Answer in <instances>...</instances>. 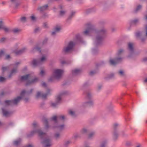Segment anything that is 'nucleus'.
<instances>
[{"mask_svg":"<svg viewBox=\"0 0 147 147\" xmlns=\"http://www.w3.org/2000/svg\"><path fill=\"white\" fill-rule=\"evenodd\" d=\"M96 34L95 43L96 45L101 44L106 38L107 34V30L105 28L98 30L96 29V31L94 33Z\"/></svg>","mask_w":147,"mask_h":147,"instance_id":"nucleus-1","label":"nucleus"},{"mask_svg":"<svg viewBox=\"0 0 147 147\" xmlns=\"http://www.w3.org/2000/svg\"><path fill=\"white\" fill-rule=\"evenodd\" d=\"M33 126V130L27 134V137L28 138H30L32 137L36 133H38V136L40 138H42L43 136L46 135L45 132H43L42 130L38 128V125L36 121H34L32 124Z\"/></svg>","mask_w":147,"mask_h":147,"instance_id":"nucleus-2","label":"nucleus"},{"mask_svg":"<svg viewBox=\"0 0 147 147\" xmlns=\"http://www.w3.org/2000/svg\"><path fill=\"white\" fill-rule=\"evenodd\" d=\"M25 91H22L20 93V96H18L14 99L10 100H6L4 101V104L6 106H17L22 100V97L23 96Z\"/></svg>","mask_w":147,"mask_h":147,"instance_id":"nucleus-3","label":"nucleus"},{"mask_svg":"<svg viewBox=\"0 0 147 147\" xmlns=\"http://www.w3.org/2000/svg\"><path fill=\"white\" fill-rule=\"evenodd\" d=\"M86 26V30L83 32V34L86 36H90L92 33H94L96 31V28L94 26L91 24H87Z\"/></svg>","mask_w":147,"mask_h":147,"instance_id":"nucleus-4","label":"nucleus"},{"mask_svg":"<svg viewBox=\"0 0 147 147\" xmlns=\"http://www.w3.org/2000/svg\"><path fill=\"white\" fill-rule=\"evenodd\" d=\"M30 76L29 74H28L22 76L21 77L20 80L21 82L26 81V82L25 85L26 86L35 83L38 81V79L37 78H35L31 80H29L28 79Z\"/></svg>","mask_w":147,"mask_h":147,"instance_id":"nucleus-5","label":"nucleus"},{"mask_svg":"<svg viewBox=\"0 0 147 147\" xmlns=\"http://www.w3.org/2000/svg\"><path fill=\"white\" fill-rule=\"evenodd\" d=\"M68 93V92L66 91H63L60 92L56 96L55 102L51 103V106L53 107H55L60 104L61 102L62 96H63L67 94Z\"/></svg>","mask_w":147,"mask_h":147,"instance_id":"nucleus-6","label":"nucleus"},{"mask_svg":"<svg viewBox=\"0 0 147 147\" xmlns=\"http://www.w3.org/2000/svg\"><path fill=\"white\" fill-rule=\"evenodd\" d=\"M127 50L128 52V55L127 56L128 58H133L137 55L135 53V49L134 44L133 43L129 42L128 43Z\"/></svg>","mask_w":147,"mask_h":147,"instance_id":"nucleus-7","label":"nucleus"},{"mask_svg":"<svg viewBox=\"0 0 147 147\" xmlns=\"http://www.w3.org/2000/svg\"><path fill=\"white\" fill-rule=\"evenodd\" d=\"M46 135L43 136L41 139H43V140L42 142L44 147H50L52 145V142L51 140L48 136L47 134L45 133Z\"/></svg>","mask_w":147,"mask_h":147,"instance_id":"nucleus-8","label":"nucleus"},{"mask_svg":"<svg viewBox=\"0 0 147 147\" xmlns=\"http://www.w3.org/2000/svg\"><path fill=\"white\" fill-rule=\"evenodd\" d=\"M75 43L72 41H70L67 46L64 47L62 49V53L66 54L69 53L73 49L75 45Z\"/></svg>","mask_w":147,"mask_h":147,"instance_id":"nucleus-9","label":"nucleus"},{"mask_svg":"<svg viewBox=\"0 0 147 147\" xmlns=\"http://www.w3.org/2000/svg\"><path fill=\"white\" fill-rule=\"evenodd\" d=\"M123 57H116L114 59L110 58L109 61V63L110 65L115 66L117 64L121 62L123 60Z\"/></svg>","mask_w":147,"mask_h":147,"instance_id":"nucleus-10","label":"nucleus"},{"mask_svg":"<svg viewBox=\"0 0 147 147\" xmlns=\"http://www.w3.org/2000/svg\"><path fill=\"white\" fill-rule=\"evenodd\" d=\"M63 70L59 69H55L54 70L53 75L56 79L58 80L61 77Z\"/></svg>","mask_w":147,"mask_h":147,"instance_id":"nucleus-11","label":"nucleus"},{"mask_svg":"<svg viewBox=\"0 0 147 147\" xmlns=\"http://www.w3.org/2000/svg\"><path fill=\"white\" fill-rule=\"evenodd\" d=\"M143 34L147 38V24L145 25L144 31L143 32H136V36L137 38H140Z\"/></svg>","mask_w":147,"mask_h":147,"instance_id":"nucleus-12","label":"nucleus"},{"mask_svg":"<svg viewBox=\"0 0 147 147\" xmlns=\"http://www.w3.org/2000/svg\"><path fill=\"white\" fill-rule=\"evenodd\" d=\"M49 6L48 4H46L42 6H39L37 7L36 10L40 13L47 10L49 8Z\"/></svg>","mask_w":147,"mask_h":147,"instance_id":"nucleus-13","label":"nucleus"},{"mask_svg":"<svg viewBox=\"0 0 147 147\" xmlns=\"http://www.w3.org/2000/svg\"><path fill=\"white\" fill-rule=\"evenodd\" d=\"M86 98L88 100L92 99V92L90 90H87L84 93Z\"/></svg>","mask_w":147,"mask_h":147,"instance_id":"nucleus-14","label":"nucleus"},{"mask_svg":"<svg viewBox=\"0 0 147 147\" xmlns=\"http://www.w3.org/2000/svg\"><path fill=\"white\" fill-rule=\"evenodd\" d=\"M36 51L39 52L40 53H42L40 50V48L37 45L32 48L31 51V52L33 53Z\"/></svg>","mask_w":147,"mask_h":147,"instance_id":"nucleus-15","label":"nucleus"},{"mask_svg":"<svg viewBox=\"0 0 147 147\" xmlns=\"http://www.w3.org/2000/svg\"><path fill=\"white\" fill-rule=\"evenodd\" d=\"M107 140H103L101 141L99 147H107Z\"/></svg>","mask_w":147,"mask_h":147,"instance_id":"nucleus-16","label":"nucleus"},{"mask_svg":"<svg viewBox=\"0 0 147 147\" xmlns=\"http://www.w3.org/2000/svg\"><path fill=\"white\" fill-rule=\"evenodd\" d=\"M27 49L26 47H24L21 49L15 52V53L16 55H21L26 52Z\"/></svg>","mask_w":147,"mask_h":147,"instance_id":"nucleus-17","label":"nucleus"},{"mask_svg":"<svg viewBox=\"0 0 147 147\" xmlns=\"http://www.w3.org/2000/svg\"><path fill=\"white\" fill-rule=\"evenodd\" d=\"M32 64L34 66H36L40 65L39 60L38 59H34L32 62Z\"/></svg>","mask_w":147,"mask_h":147,"instance_id":"nucleus-18","label":"nucleus"},{"mask_svg":"<svg viewBox=\"0 0 147 147\" xmlns=\"http://www.w3.org/2000/svg\"><path fill=\"white\" fill-rule=\"evenodd\" d=\"M81 71V70L80 69H75L72 70V74L73 76H76L79 74Z\"/></svg>","mask_w":147,"mask_h":147,"instance_id":"nucleus-19","label":"nucleus"},{"mask_svg":"<svg viewBox=\"0 0 147 147\" xmlns=\"http://www.w3.org/2000/svg\"><path fill=\"white\" fill-rule=\"evenodd\" d=\"M42 121L45 124V128L46 129H48L49 127V126L48 124L47 119L45 117H44L42 119Z\"/></svg>","mask_w":147,"mask_h":147,"instance_id":"nucleus-20","label":"nucleus"},{"mask_svg":"<svg viewBox=\"0 0 147 147\" xmlns=\"http://www.w3.org/2000/svg\"><path fill=\"white\" fill-rule=\"evenodd\" d=\"M75 13V12L74 11H71V12L67 19L66 20L67 22L68 23L69 21L71 20L72 19L73 17L74 16Z\"/></svg>","mask_w":147,"mask_h":147,"instance_id":"nucleus-21","label":"nucleus"},{"mask_svg":"<svg viewBox=\"0 0 147 147\" xmlns=\"http://www.w3.org/2000/svg\"><path fill=\"white\" fill-rule=\"evenodd\" d=\"M17 69L16 67L13 68L11 71L10 72L8 75V78H11L13 76V74L17 73Z\"/></svg>","mask_w":147,"mask_h":147,"instance_id":"nucleus-22","label":"nucleus"},{"mask_svg":"<svg viewBox=\"0 0 147 147\" xmlns=\"http://www.w3.org/2000/svg\"><path fill=\"white\" fill-rule=\"evenodd\" d=\"M96 9L94 8H91L85 10V13L86 14H88L90 13L95 11Z\"/></svg>","mask_w":147,"mask_h":147,"instance_id":"nucleus-23","label":"nucleus"},{"mask_svg":"<svg viewBox=\"0 0 147 147\" xmlns=\"http://www.w3.org/2000/svg\"><path fill=\"white\" fill-rule=\"evenodd\" d=\"M118 131H114L113 132V140L114 141H116L118 137Z\"/></svg>","mask_w":147,"mask_h":147,"instance_id":"nucleus-24","label":"nucleus"},{"mask_svg":"<svg viewBox=\"0 0 147 147\" xmlns=\"http://www.w3.org/2000/svg\"><path fill=\"white\" fill-rule=\"evenodd\" d=\"M142 7V5H137L136 8L134 9L133 12L134 13H137L140 10Z\"/></svg>","mask_w":147,"mask_h":147,"instance_id":"nucleus-25","label":"nucleus"},{"mask_svg":"<svg viewBox=\"0 0 147 147\" xmlns=\"http://www.w3.org/2000/svg\"><path fill=\"white\" fill-rule=\"evenodd\" d=\"M68 114L72 117H75L77 116L75 112L71 109H70L68 111Z\"/></svg>","mask_w":147,"mask_h":147,"instance_id":"nucleus-26","label":"nucleus"},{"mask_svg":"<svg viewBox=\"0 0 147 147\" xmlns=\"http://www.w3.org/2000/svg\"><path fill=\"white\" fill-rule=\"evenodd\" d=\"M124 50L122 49H120L118 51L117 54L118 57H122V56L124 52Z\"/></svg>","mask_w":147,"mask_h":147,"instance_id":"nucleus-27","label":"nucleus"},{"mask_svg":"<svg viewBox=\"0 0 147 147\" xmlns=\"http://www.w3.org/2000/svg\"><path fill=\"white\" fill-rule=\"evenodd\" d=\"M119 124L117 123H115L113 125V129L114 131H119Z\"/></svg>","mask_w":147,"mask_h":147,"instance_id":"nucleus-28","label":"nucleus"},{"mask_svg":"<svg viewBox=\"0 0 147 147\" xmlns=\"http://www.w3.org/2000/svg\"><path fill=\"white\" fill-rule=\"evenodd\" d=\"M2 110L4 116L7 117L9 115L10 113L9 112L5 109L3 108H2Z\"/></svg>","mask_w":147,"mask_h":147,"instance_id":"nucleus-29","label":"nucleus"},{"mask_svg":"<svg viewBox=\"0 0 147 147\" xmlns=\"http://www.w3.org/2000/svg\"><path fill=\"white\" fill-rule=\"evenodd\" d=\"M51 90L49 89H47V92L45 94H43L42 93L41 97L42 98H45L49 94Z\"/></svg>","mask_w":147,"mask_h":147,"instance_id":"nucleus-30","label":"nucleus"},{"mask_svg":"<svg viewBox=\"0 0 147 147\" xmlns=\"http://www.w3.org/2000/svg\"><path fill=\"white\" fill-rule=\"evenodd\" d=\"M76 38L77 41L79 42H83V40L81 36L79 35L78 34L76 35Z\"/></svg>","mask_w":147,"mask_h":147,"instance_id":"nucleus-31","label":"nucleus"},{"mask_svg":"<svg viewBox=\"0 0 147 147\" xmlns=\"http://www.w3.org/2000/svg\"><path fill=\"white\" fill-rule=\"evenodd\" d=\"M61 29V26L58 25H56L54 28V30L57 32H59Z\"/></svg>","mask_w":147,"mask_h":147,"instance_id":"nucleus-32","label":"nucleus"},{"mask_svg":"<svg viewBox=\"0 0 147 147\" xmlns=\"http://www.w3.org/2000/svg\"><path fill=\"white\" fill-rule=\"evenodd\" d=\"M114 77V73H112L110 74H108L107 76L105 78V79L108 80L113 78Z\"/></svg>","mask_w":147,"mask_h":147,"instance_id":"nucleus-33","label":"nucleus"},{"mask_svg":"<svg viewBox=\"0 0 147 147\" xmlns=\"http://www.w3.org/2000/svg\"><path fill=\"white\" fill-rule=\"evenodd\" d=\"M89 100L88 101H86L88 104L89 107H92L94 105V101L92 99Z\"/></svg>","mask_w":147,"mask_h":147,"instance_id":"nucleus-34","label":"nucleus"},{"mask_svg":"<svg viewBox=\"0 0 147 147\" xmlns=\"http://www.w3.org/2000/svg\"><path fill=\"white\" fill-rule=\"evenodd\" d=\"M54 137L55 139L58 140L61 137V135L59 133L56 132L54 134Z\"/></svg>","mask_w":147,"mask_h":147,"instance_id":"nucleus-35","label":"nucleus"},{"mask_svg":"<svg viewBox=\"0 0 147 147\" xmlns=\"http://www.w3.org/2000/svg\"><path fill=\"white\" fill-rule=\"evenodd\" d=\"M46 60L47 58L45 56L43 55L42 57L40 58V60H39L40 64H42L43 62L45 61Z\"/></svg>","mask_w":147,"mask_h":147,"instance_id":"nucleus-36","label":"nucleus"},{"mask_svg":"<svg viewBox=\"0 0 147 147\" xmlns=\"http://www.w3.org/2000/svg\"><path fill=\"white\" fill-rule=\"evenodd\" d=\"M89 132V130L88 129H87L85 128H83L81 131V132L82 134H86L88 132Z\"/></svg>","mask_w":147,"mask_h":147,"instance_id":"nucleus-37","label":"nucleus"},{"mask_svg":"<svg viewBox=\"0 0 147 147\" xmlns=\"http://www.w3.org/2000/svg\"><path fill=\"white\" fill-rule=\"evenodd\" d=\"M106 63L104 61H101L99 63L96 64V65L97 67L104 65Z\"/></svg>","mask_w":147,"mask_h":147,"instance_id":"nucleus-38","label":"nucleus"},{"mask_svg":"<svg viewBox=\"0 0 147 147\" xmlns=\"http://www.w3.org/2000/svg\"><path fill=\"white\" fill-rule=\"evenodd\" d=\"M33 90V89H30V90L29 91H25L24 90H23L22 91H25V92L24 93V94H23V97H22V98L23 97L24 94H26L27 95L30 94L32 93V92Z\"/></svg>","mask_w":147,"mask_h":147,"instance_id":"nucleus-39","label":"nucleus"},{"mask_svg":"<svg viewBox=\"0 0 147 147\" xmlns=\"http://www.w3.org/2000/svg\"><path fill=\"white\" fill-rule=\"evenodd\" d=\"M103 87V85L102 84H98L97 88L96 90L98 91H99Z\"/></svg>","mask_w":147,"mask_h":147,"instance_id":"nucleus-40","label":"nucleus"},{"mask_svg":"<svg viewBox=\"0 0 147 147\" xmlns=\"http://www.w3.org/2000/svg\"><path fill=\"white\" fill-rule=\"evenodd\" d=\"M64 125L63 124L57 125L54 127L58 129L59 130H62L63 129L64 127Z\"/></svg>","mask_w":147,"mask_h":147,"instance_id":"nucleus-41","label":"nucleus"},{"mask_svg":"<svg viewBox=\"0 0 147 147\" xmlns=\"http://www.w3.org/2000/svg\"><path fill=\"white\" fill-rule=\"evenodd\" d=\"M42 93L40 92H37L36 95V98H39L42 96Z\"/></svg>","mask_w":147,"mask_h":147,"instance_id":"nucleus-42","label":"nucleus"},{"mask_svg":"<svg viewBox=\"0 0 147 147\" xmlns=\"http://www.w3.org/2000/svg\"><path fill=\"white\" fill-rule=\"evenodd\" d=\"M90 84L88 82H86L84 83L82 85V88H85L89 86Z\"/></svg>","mask_w":147,"mask_h":147,"instance_id":"nucleus-43","label":"nucleus"},{"mask_svg":"<svg viewBox=\"0 0 147 147\" xmlns=\"http://www.w3.org/2000/svg\"><path fill=\"white\" fill-rule=\"evenodd\" d=\"M12 31L14 34H17L20 32L21 30L18 28H15L12 30Z\"/></svg>","mask_w":147,"mask_h":147,"instance_id":"nucleus-44","label":"nucleus"},{"mask_svg":"<svg viewBox=\"0 0 147 147\" xmlns=\"http://www.w3.org/2000/svg\"><path fill=\"white\" fill-rule=\"evenodd\" d=\"M97 72V71L96 70H94L90 71L89 73V75L91 76H92L96 74Z\"/></svg>","mask_w":147,"mask_h":147,"instance_id":"nucleus-45","label":"nucleus"},{"mask_svg":"<svg viewBox=\"0 0 147 147\" xmlns=\"http://www.w3.org/2000/svg\"><path fill=\"white\" fill-rule=\"evenodd\" d=\"M66 13V11L65 10H61L59 12V15L60 16H63Z\"/></svg>","mask_w":147,"mask_h":147,"instance_id":"nucleus-46","label":"nucleus"},{"mask_svg":"<svg viewBox=\"0 0 147 147\" xmlns=\"http://www.w3.org/2000/svg\"><path fill=\"white\" fill-rule=\"evenodd\" d=\"M119 75L121 77H124L125 76V74L123 71L122 70H120L118 72Z\"/></svg>","mask_w":147,"mask_h":147,"instance_id":"nucleus-47","label":"nucleus"},{"mask_svg":"<svg viewBox=\"0 0 147 147\" xmlns=\"http://www.w3.org/2000/svg\"><path fill=\"white\" fill-rule=\"evenodd\" d=\"M14 4H15V9H17L18 8V7L20 5V2L19 1H18Z\"/></svg>","mask_w":147,"mask_h":147,"instance_id":"nucleus-48","label":"nucleus"},{"mask_svg":"<svg viewBox=\"0 0 147 147\" xmlns=\"http://www.w3.org/2000/svg\"><path fill=\"white\" fill-rule=\"evenodd\" d=\"M26 94H24L23 97L22 98H22L26 103H27L29 102V98L28 97H24Z\"/></svg>","mask_w":147,"mask_h":147,"instance_id":"nucleus-49","label":"nucleus"},{"mask_svg":"<svg viewBox=\"0 0 147 147\" xmlns=\"http://www.w3.org/2000/svg\"><path fill=\"white\" fill-rule=\"evenodd\" d=\"M98 50L97 48H94L92 50V53L93 54L95 55L98 53Z\"/></svg>","mask_w":147,"mask_h":147,"instance_id":"nucleus-50","label":"nucleus"},{"mask_svg":"<svg viewBox=\"0 0 147 147\" xmlns=\"http://www.w3.org/2000/svg\"><path fill=\"white\" fill-rule=\"evenodd\" d=\"M51 119L55 123H57V117L56 116H54Z\"/></svg>","mask_w":147,"mask_h":147,"instance_id":"nucleus-51","label":"nucleus"},{"mask_svg":"<svg viewBox=\"0 0 147 147\" xmlns=\"http://www.w3.org/2000/svg\"><path fill=\"white\" fill-rule=\"evenodd\" d=\"M125 145L127 147H130L132 146V143L129 141H127L126 142Z\"/></svg>","mask_w":147,"mask_h":147,"instance_id":"nucleus-52","label":"nucleus"},{"mask_svg":"<svg viewBox=\"0 0 147 147\" xmlns=\"http://www.w3.org/2000/svg\"><path fill=\"white\" fill-rule=\"evenodd\" d=\"M21 141V140L20 139H19L13 142L14 144L15 145H18Z\"/></svg>","mask_w":147,"mask_h":147,"instance_id":"nucleus-53","label":"nucleus"},{"mask_svg":"<svg viewBox=\"0 0 147 147\" xmlns=\"http://www.w3.org/2000/svg\"><path fill=\"white\" fill-rule=\"evenodd\" d=\"M6 78L2 76H0V82H3L6 81Z\"/></svg>","mask_w":147,"mask_h":147,"instance_id":"nucleus-54","label":"nucleus"},{"mask_svg":"<svg viewBox=\"0 0 147 147\" xmlns=\"http://www.w3.org/2000/svg\"><path fill=\"white\" fill-rule=\"evenodd\" d=\"M71 143L69 140L66 141L64 142L63 143V145L65 146H67L69 145Z\"/></svg>","mask_w":147,"mask_h":147,"instance_id":"nucleus-55","label":"nucleus"},{"mask_svg":"<svg viewBox=\"0 0 147 147\" xmlns=\"http://www.w3.org/2000/svg\"><path fill=\"white\" fill-rule=\"evenodd\" d=\"M55 79H56L55 78L54 76L53 75V76L51 77L49 79L48 81L49 82H52L54 81Z\"/></svg>","mask_w":147,"mask_h":147,"instance_id":"nucleus-56","label":"nucleus"},{"mask_svg":"<svg viewBox=\"0 0 147 147\" xmlns=\"http://www.w3.org/2000/svg\"><path fill=\"white\" fill-rule=\"evenodd\" d=\"M82 106L84 108L89 107L86 101L83 103L82 105Z\"/></svg>","mask_w":147,"mask_h":147,"instance_id":"nucleus-57","label":"nucleus"},{"mask_svg":"<svg viewBox=\"0 0 147 147\" xmlns=\"http://www.w3.org/2000/svg\"><path fill=\"white\" fill-rule=\"evenodd\" d=\"M107 109L109 111H111L113 110V107L112 105H109L107 106Z\"/></svg>","mask_w":147,"mask_h":147,"instance_id":"nucleus-58","label":"nucleus"},{"mask_svg":"<svg viewBox=\"0 0 147 147\" xmlns=\"http://www.w3.org/2000/svg\"><path fill=\"white\" fill-rule=\"evenodd\" d=\"M2 29L4 30L5 32H9V29L8 28L5 26H4Z\"/></svg>","mask_w":147,"mask_h":147,"instance_id":"nucleus-59","label":"nucleus"},{"mask_svg":"<svg viewBox=\"0 0 147 147\" xmlns=\"http://www.w3.org/2000/svg\"><path fill=\"white\" fill-rule=\"evenodd\" d=\"M20 21L22 22H25L26 21V18L25 17H22L20 19Z\"/></svg>","mask_w":147,"mask_h":147,"instance_id":"nucleus-60","label":"nucleus"},{"mask_svg":"<svg viewBox=\"0 0 147 147\" xmlns=\"http://www.w3.org/2000/svg\"><path fill=\"white\" fill-rule=\"evenodd\" d=\"M58 118L62 120H64L65 119V116L63 115H61L58 116Z\"/></svg>","mask_w":147,"mask_h":147,"instance_id":"nucleus-61","label":"nucleus"},{"mask_svg":"<svg viewBox=\"0 0 147 147\" xmlns=\"http://www.w3.org/2000/svg\"><path fill=\"white\" fill-rule=\"evenodd\" d=\"M2 74L3 75V74H4V72L7 70V67H2Z\"/></svg>","mask_w":147,"mask_h":147,"instance_id":"nucleus-62","label":"nucleus"},{"mask_svg":"<svg viewBox=\"0 0 147 147\" xmlns=\"http://www.w3.org/2000/svg\"><path fill=\"white\" fill-rule=\"evenodd\" d=\"M48 15L46 13H43L42 17L44 18H47L48 17Z\"/></svg>","mask_w":147,"mask_h":147,"instance_id":"nucleus-63","label":"nucleus"},{"mask_svg":"<svg viewBox=\"0 0 147 147\" xmlns=\"http://www.w3.org/2000/svg\"><path fill=\"white\" fill-rule=\"evenodd\" d=\"M94 132H92L90 133L88 135V138H92L94 135Z\"/></svg>","mask_w":147,"mask_h":147,"instance_id":"nucleus-64","label":"nucleus"}]
</instances>
